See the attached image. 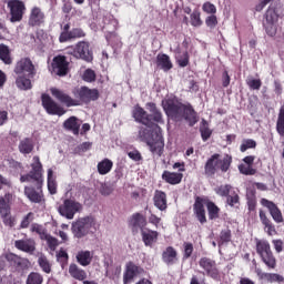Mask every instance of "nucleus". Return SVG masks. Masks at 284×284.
<instances>
[{"mask_svg": "<svg viewBox=\"0 0 284 284\" xmlns=\"http://www.w3.org/2000/svg\"><path fill=\"white\" fill-rule=\"evenodd\" d=\"M162 261L165 265H174L179 261L176 250L168 246L162 253Z\"/></svg>", "mask_w": 284, "mask_h": 284, "instance_id": "23", "label": "nucleus"}, {"mask_svg": "<svg viewBox=\"0 0 284 284\" xmlns=\"http://www.w3.org/2000/svg\"><path fill=\"white\" fill-rule=\"evenodd\" d=\"M51 72L57 74V77H65L68 74V60H65V57L58 55L53 59Z\"/></svg>", "mask_w": 284, "mask_h": 284, "instance_id": "15", "label": "nucleus"}, {"mask_svg": "<svg viewBox=\"0 0 284 284\" xmlns=\"http://www.w3.org/2000/svg\"><path fill=\"white\" fill-rule=\"evenodd\" d=\"M17 250L21 252H27V254H34L37 252V242L34 239L29 237L27 240H18L14 242Z\"/></svg>", "mask_w": 284, "mask_h": 284, "instance_id": "17", "label": "nucleus"}, {"mask_svg": "<svg viewBox=\"0 0 284 284\" xmlns=\"http://www.w3.org/2000/svg\"><path fill=\"white\" fill-rule=\"evenodd\" d=\"M14 73L22 74L24 77H29V79H32L34 74H37V70L34 69L32 60L29 58H23L17 62Z\"/></svg>", "mask_w": 284, "mask_h": 284, "instance_id": "12", "label": "nucleus"}, {"mask_svg": "<svg viewBox=\"0 0 284 284\" xmlns=\"http://www.w3.org/2000/svg\"><path fill=\"white\" fill-rule=\"evenodd\" d=\"M255 274H257L258 278L265 281L266 283H284V277L277 273H265L261 268H255Z\"/></svg>", "mask_w": 284, "mask_h": 284, "instance_id": "18", "label": "nucleus"}, {"mask_svg": "<svg viewBox=\"0 0 284 284\" xmlns=\"http://www.w3.org/2000/svg\"><path fill=\"white\" fill-rule=\"evenodd\" d=\"M51 94L58 99V101L64 103V105H68V108H72V105H79L80 101L81 103H90L91 101H97L99 99V90L90 89L88 87H81L74 90L73 94L78 100L70 98V95L65 94L63 91L57 88L51 89Z\"/></svg>", "mask_w": 284, "mask_h": 284, "instance_id": "3", "label": "nucleus"}, {"mask_svg": "<svg viewBox=\"0 0 284 284\" xmlns=\"http://www.w3.org/2000/svg\"><path fill=\"white\" fill-rule=\"evenodd\" d=\"M264 30L268 37H276L278 30V13L274 8H268L265 13Z\"/></svg>", "mask_w": 284, "mask_h": 284, "instance_id": "9", "label": "nucleus"}, {"mask_svg": "<svg viewBox=\"0 0 284 284\" xmlns=\"http://www.w3.org/2000/svg\"><path fill=\"white\" fill-rule=\"evenodd\" d=\"M34 150V142H32V139L24 138L19 143V151L21 154H30Z\"/></svg>", "mask_w": 284, "mask_h": 284, "instance_id": "31", "label": "nucleus"}, {"mask_svg": "<svg viewBox=\"0 0 284 284\" xmlns=\"http://www.w3.org/2000/svg\"><path fill=\"white\" fill-rule=\"evenodd\" d=\"M256 148V141L253 139H244L240 146L241 152H247V150H252Z\"/></svg>", "mask_w": 284, "mask_h": 284, "instance_id": "44", "label": "nucleus"}, {"mask_svg": "<svg viewBox=\"0 0 284 284\" xmlns=\"http://www.w3.org/2000/svg\"><path fill=\"white\" fill-rule=\"evenodd\" d=\"M153 203L160 212L168 210V195L163 191L156 190L153 196Z\"/></svg>", "mask_w": 284, "mask_h": 284, "instance_id": "20", "label": "nucleus"}, {"mask_svg": "<svg viewBox=\"0 0 284 284\" xmlns=\"http://www.w3.org/2000/svg\"><path fill=\"white\" fill-rule=\"evenodd\" d=\"M6 258L11 265L17 266L18 270H28V260L21 258L12 253L7 254Z\"/></svg>", "mask_w": 284, "mask_h": 284, "instance_id": "25", "label": "nucleus"}, {"mask_svg": "<svg viewBox=\"0 0 284 284\" xmlns=\"http://www.w3.org/2000/svg\"><path fill=\"white\" fill-rule=\"evenodd\" d=\"M43 276L39 273H30L27 278V284H42Z\"/></svg>", "mask_w": 284, "mask_h": 284, "instance_id": "45", "label": "nucleus"}, {"mask_svg": "<svg viewBox=\"0 0 284 284\" xmlns=\"http://www.w3.org/2000/svg\"><path fill=\"white\" fill-rule=\"evenodd\" d=\"M97 80V73H94L93 70L88 69L83 73V81H87V83H92V81Z\"/></svg>", "mask_w": 284, "mask_h": 284, "instance_id": "54", "label": "nucleus"}, {"mask_svg": "<svg viewBox=\"0 0 284 284\" xmlns=\"http://www.w3.org/2000/svg\"><path fill=\"white\" fill-rule=\"evenodd\" d=\"M162 108L170 119L173 121H187L190 125H194L199 123V118L196 116V111L192 106L183 105L179 102H174L173 100H163Z\"/></svg>", "mask_w": 284, "mask_h": 284, "instance_id": "4", "label": "nucleus"}, {"mask_svg": "<svg viewBox=\"0 0 284 284\" xmlns=\"http://www.w3.org/2000/svg\"><path fill=\"white\" fill-rule=\"evenodd\" d=\"M42 241L47 242V245L49 247V250L51 252H54L57 250V247H59V240H57V237L50 235L49 233H47L43 237Z\"/></svg>", "mask_w": 284, "mask_h": 284, "instance_id": "40", "label": "nucleus"}, {"mask_svg": "<svg viewBox=\"0 0 284 284\" xmlns=\"http://www.w3.org/2000/svg\"><path fill=\"white\" fill-rule=\"evenodd\" d=\"M69 37L71 39H81L85 37V33L81 29H72L71 31H69Z\"/></svg>", "mask_w": 284, "mask_h": 284, "instance_id": "57", "label": "nucleus"}, {"mask_svg": "<svg viewBox=\"0 0 284 284\" xmlns=\"http://www.w3.org/2000/svg\"><path fill=\"white\" fill-rule=\"evenodd\" d=\"M163 181L166 183H170V185H179L181 181H183V174L182 173H175L170 171H164L162 174Z\"/></svg>", "mask_w": 284, "mask_h": 284, "instance_id": "28", "label": "nucleus"}, {"mask_svg": "<svg viewBox=\"0 0 284 284\" xmlns=\"http://www.w3.org/2000/svg\"><path fill=\"white\" fill-rule=\"evenodd\" d=\"M256 252L260 254V256L270 254V252H272V248H270V243L267 241H258L256 243Z\"/></svg>", "mask_w": 284, "mask_h": 284, "instance_id": "39", "label": "nucleus"}, {"mask_svg": "<svg viewBox=\"0 0 284 284\" xmlns=\"http://www.w3.org/2000/svg\"><path fill=\"white\" fill-rule=\"evenodd\" d=\"M0 61L6 65L12 64V57H10V48L6 44H0Z\"/></svg>", "mask_w": 284, "mask_h": 284, "instance_id": "33", "label": "nucleus"}, {"mask_svg": "<svg viewBox=\"0 0 284 284\" xmlns=\"http://www.w3.org/2000/svg\"><path fill=\"white\" fill-rule=\"evenodd\" d=\"M142 241L144 245L152 247L154 243H156V240L159 239V233L156 231H151L148 229L142 230Z\"/></svg>", "mask_w": 284, "mask_h": 284, "instance_id": "24", "label": "nucleus"}, {"mask_svg": "<svg viewBox=\"0 0 284 284\" xmlns=\"http://www.w3.org/2000/svg\"><path fill=\"white\" fill-rule=\"evenodd\" d=\"M114 192V189H112L111 185H108V184H102L101 187H100V193L103 195V196H110V194Z\"/></svg>", "mask_w": 284, "mask_h": 284, "instance_id": "61", "label": "nucleus"}, {"mask_svg": "<svg viewBox=\"0 0 284 284\" xmlns=\"http://www.w3.org/2000/svg\"><path fill=\"white\" fill-rule=\"evenodd\" d=\"M38 264L40 265L41 270L45 272V274H50V272H52V267L50 266V262L45 255L41 254L39 256Z\"/></svg>", "mask_w": 284, "mask_h": 284, "instance_id": "41", "label": "nucleus"}, {"mask_svg": "<svg viewBox=\"0 0 284 284\" xmlns=\"http://www.w3.org/2000/svg\"><path fill=\"white\" fill-rule=\"evenodd\" d=\"M192 252H194V246L191 243L184 244V258H190L192 256Z\"/></svg>", "mask_w": 284, "mask_h": 284, "instance_id": "62", "label": "nucleus"}, {"mask_svg": "<svg viewBox=\"0 0 284 284\" xmlns=\"http://www.w3.org/2000/svg\"><path fill=\"white\" fill-rule=\"evenodd\" d=\"M234 190V186L230 184H221L220 186L214 189L215 194L217 196H230V193Z\"/></svg>", "mask_w": 284, "mask_h": 284, "instance_id": "37", "label": "nucleus"}, {"mask_svg": "<svg viewBox=\"0 0 284 284\" xmlns=\"http://www.w3.org/2000/svg\"><path fill=\"white\" fill-rule=\"evenodd\" d=\"M1 216H2L4 225H7L8 227H14V225H17V220L14 217H12V215H10V213L2 214Z\"/></svg>", "mask_w": 284, "mask_h": 284, "instance_id": "52", "label": "nucleus"}, {"mask_svg": "<svg viewBox=\"0 0 284 284\" xmlns=\"http://www.w3.org/2000/svg\"><path fill=\"white\" fill-rule=\"evenodd\" d=\"M8 123V111H0V126Z\"/></svg>", "mask_w": 284, "mask_h": 284, "instance_id": "64", "label": "nucleus"}, {"mask_svg": "<svg viewBox=\"0 0 284 284\" xmlns=\"http://www.w3.org/2000/svg\"><path fill=\"white\" fill-rule=\"evenodd\" d=\"M132 223L135 227H144L145 226V217L141 213H135L132 216Z\"/></svg>", "mask_w": 284, "mask_h": 284, "instance_id": "46", "label": "nucleus"}, {"mask_svg": "<svg viewBox=\"0 0 284 284\" xmlns=\"http://www.w3.org/2000/svg\"><path fill=\"white\" fill-rule=\"evenodd\" d=\"M261 205H263L264 207H267V210H268L273 221H275V223H283V213H281V210L278 209V206H276L274 204V202H272L267 199H262Z\"/></svg>", "mask_w": 284, "mask_h": 284, "instance_id": "16", "label": "nucleus"}, {"mask_svg": "<svg viewBox=\"0 0 284 284\" xmlns=\"http://www.w3.org/2000/svg\"><path fill=\"white\" fill-rule=\"evenodd\" d=\"M64 130L72 132L75 135H79L81 130V121L77 116H70L63 122Z\"/></svg>", "mask_w": 284, "mask_h": 284, "instance_id": "22", "label": "nucleus"}, {"mask_svg": "<svg viewBox=\"0 0 284 284\" xmlns=\"http://www.w3.org/2000/svg\"><path fill=\"white\" fill-rule=\"evenodd\" d=\"M246 83L251 90H261L262 82L258 79L247 78Z\"/></svg>", "mask_w": 284, "mask_h": 284, "instance_id": "53", "label": "nucleus"}, {"mask_svg": "<svg viewBox=\"0 0 284 284\" xmlns=\"http://www.w3.org/2000/svg\"><path fill=\"white\" fill-rule=\"evenodd\" d=\"M79 265L82 267H88L92 263V258H94V254L90 251H79L75 256Z\"/></svg>", "mask_w": 284, "mask_h": 284, "instance_id": "26", "label": "nucleus"}, {"mask_svg": "<svg viewBox=\"0 0 284 284\" xmlns=\"http://www.w3.org/2000/svg\"><path fill=\"white\" fill-rule=\"evenodd\" d=\"M200 132L203 141H207V139L212 136V131L210 130V128H207V121L202 120Z\"/></svg>", "mask_w": 284, "mask_h": 284, "instance_id": "42", "label": "nucleus"}, {"mask_svg": "<svg viewBox=\"0 0 284 284\" xmlns=\"http://www.w3.org/2000/svg\"><path fill=\"white\" fill-rule=\"evenodd\" d=\"M69 274L75 281H85L88 278V273L77 264H70Z\"/></svg>", "mask_w": 284, "mask_h": 284, "instance_id": "27", "label": "nucleus"}, {"mask_svg": "<svg viewBox=\"0 0 284 284\" xmlns=\"http://www.w3.org/2000/svg\"><path fill=\"white\" fill-rule=\"evenodd\" d=\"M16 85L19 90H32V81L30 77L23 74H17Z\"/></svg>", "mask_w": 284, "mask_h": 284, "instance_id": "30", "label": "nucleus"}, {"mask_svg": "<svg viewBox=\"0 0 284 284\" xmlns=\"http://www.w3.org/2000/svg\"><path fill=\"white\" fill-rule=\"evenodd\" d=\"M42 105L48 114H57L58 116H63L65 114V110L61 108L52 98L45 93L42 94Z\"/></svg>", "mask_w": 284, "mask_h": 284, "instance_id": "13", "label": "nucleus"}, {"mask_svg": "<svg viewBox=\"0 0 284 284\" xmlns=\"http://www.w3.org/2000/svg\"><path fill=\"white\" fill-rule=\"evenodd\" d=\"M133 118L135 121H138V123L145 125V128H141L139 131L140 141L149 145L152 154L161 156V154H163V148H165V143L163 142V134L161 133V126L152 122L150 114H148V112L141 106L134 108Z\"/></svg>", "mask_w": 284, "mask_h": 284, "instance_id": "1", "label": "nucleus"}, {"mask_svg": "<svg viewBox=\"0 0 284 284\" xmlns=\"http://www.w3.org/2000/svg\"><path fill=\"white\" fill-rule=\"evenodd\" d=\"M263 263L268 267V270L276 268V257L272 254V251L261 256Z\"/></svg>", "mask_w": 284, "mask_h": 284, "instance_id": "36", "label": "nucleus"}, {"mask_svg": "<svg viewBox=\"0 0 284 284\" xmlns=\"http://www.w3.org/2000/svg\"><path fill=\"white\" fill-rule=\"evenodd\" d=\"M156 64L158 68H160L164 72L172 70V61L170 60V55L168 54H158Z\"/></svg>", "mask_w": 284, "mask_h": 284, "instance_id": "29", "label": "nucleus"}, {"mask_svg": "<svg viewBox=\"0 0 284 284\" xmlns=\"http://www.w3.org/2000/svg\"><path fill=\"white\" fill-rule=\"evenodd\" d=\"M193 210L200 223H205L207 221V219L205 217V206H203V202L196 200Z\"/></svg>", "mask_w": 284, "mask_h": 284, "instance_id": "32", "label": "nucleus"}, {"mask_svg": "<svg viewBox=\"0 0 284 284\" xmlns=\"http://www.w3.org/2000/svg\"><path fill=\"white\" fill-rule=\"evenodd\" d=\"M146 110L150 112L149 118L151 119L152 123H163V113H161V110L156 108L154 102H148Z\"/></svg>", "mask_w": 284, "mask_h": 284, "instance_id": "21", "label": "nucleus"}, {"mask_svg": "<svg viewBox=\"0 0 284 284\" xmlns=\"http://www.w3.org/2000/svg\"><path fill=\"white\" fill-rule=\"evenodd\" d=\"M240 201L239 193L233 189L229 195H226V203L231 207H234V205H237Z\"/></svg>", "mask_w": 284, "mask_h": 284, "instance_id": "43", "label": "nucleus"}, {"mask_svg": "<svg viewBox=\"0 0 284 284\" xmlns=\"http://www.w3.org/2000/svg\"><path fill=\"white\" fill-rule=\"evenodd\" d=\"M82 211L83 204L72 199L64 200L63 203L58 207L60 216L68 219V221H72L74 215Z\"/></svg>", "mask_w": 284, "mask_h": 284, "instance_id": "7", "label": "nucleus"}, {"mask_svg": "<svg viewBox=\"0 0 284 284\" xmlns=\"http://www.w3.org/2000/svg\"><path fill=\"white\" fill-rule=\"evenodd\" d=\"M45 21V13L39 7H33L29 16V26H41Z\"/></svg>", "mask_w": 284, "mask_h": 284, "instance_id": "19", "label": "nucleus"}, {"mask_svg": "<svg viewBox=\"0 0 284 284\" xmlns=\"http://www.w3.org/2000/svg\"><path fill=\"white\" fill-rule=\"evenodd\" d=\"M230 165H232V156L224 155L221 158L220 154H213L205 164V174L207 176H214L216 174V170H221L222 172H227L230 170Z\"/></svg>", "mask_w": 284, "mask_h": 284, "instance_id": "6", "label": "nucleus"}, {"mask_svg": "<svg viewBox=\"0 0 284 284\" xmlns=\"http://www.w3.org/2000/svg\"><path fill=\"white\" fill-rule=\"evenodd\" d=\"M62 12H64V14L72 12V0H62Z\"/></svg>", "mask_w": 284, "mask_h": 284, "instance_id": "59", "label": "nucleus"}, {"mask_svg": "<svg viewBox=\"0 0 284 284\" xmlns=\"http://www.w3.org/2000/svg\"><path fill=\"white\" fill-rule=\"evenodd\" d=\"M31 232H36V234H39L41 241L48 234V231H45L42 225L37 223L31 225Z\"/></svg>", "mask_w": 284, "mask_h": 284, "instance_id": "47", "label": "nucleus"}, {"mask_svg": "<svg viewBox=\"0 0 284 284\" xmlns=\"http://www.w3.org/2000/svg\"><path fill=\"white\" fill-rule=\"evenodd\" d=\"M67 54H71L75 59H82L90 63L92 61V51L90 50V43L80 41L75 45L67 48Z\"/></svg>", "mask_w": 284, "mask_h": 284, "instance_id": "8", "label": "nucleus"}, {"mask_svg": "<svg viewBox=\"0 0 284 284\" xmlns=\"http://www.w3.org/2000/svg\"><path fill=\"white\" fill-rule=\"evenodd\" d=\"M239 170L241 174H245L246 176H254V174H256V170L252 169L250 165L240 164Z\"/></svg>", "mask_w": 284, "mask_h": 284, "instance_id": "50", "label": "nucleus"}, {"mask_svg": "<svg viewBox=\"0 0 284 284\" xmlns=\"http://www.w3.org/2000/svg\"><path fill=\"white\" fill-rule=\"evenodd\" d=\"M34 221V213L30 212L28 213L21 221L20 227L22 230H26V227L30 226V223Z\"/></svg>", "mask_w": 284, "mask_h": 284, "instance_id": "51", "label": "nucleus"}, {"mask_svg": "<svg viewBox=\"0 0 284 284\" xmlns=\"http://www.w3.org/2000/svg\"><path fill=\"white\" fill-rule=\"evenodd\" d=\"M230 239H231V234L229 231H224L221 233V242H220V245L222 243H230Z\"/></svg>", "mask_w": 284, "mask_h": 284, "instance_id": "63", "label": "nucleus"}, {"mask_svg": "<svg viewBox=\"0 0 284 284\" xmlns=\"http://www.w3.org/2000/svg\"><path fill=\"white\" fill-rule=\"evenodd\" d=\"M71 232L74 239H85L88 234L97 232V221L92 216L80 217L72 222Z\"/></svg>", "mask_w": 284, "mask_h": 284, "instance_id": "5", "label": "nucleus"}, {"mask_svg": "<svg viewBox=\"0 0 284 284\" xmlns=\"http://www.w3.org/2000/svg\"><path fill=\"white\" fill-rule=\"evenodd\" d=\"M21 183H34L37 190L32 186H27L24 189V194L31 203H41L43 199V193L41 186L43 185V165L39 156H33V162L31 163V171L27 175L20 178Z\"/></svg>", "mask_w": 284, "mask_h": 284, "instance_id": "2", "label": "nucleus"}, {"mask_svg": "<svg viewBox=\"0 0 284 284\" xmlns=\"http://www.w3.org/2000/svg\"><path fill=\"white\" fill-rule=\"evenodd\" d=\"M114 163H112L111 160L104 159L98 164V172L99 174L105 175L109 174V172L112 170V166Z\"/></svg>", "mask_w": 284, "mask_h": 284, "instance_id": "35", "label": "nucleus"}, {"mask_svg": "<svg viewBox=\"0 0 284 284\" xmlns=\"http://www.w3.org/2000/svg\"><path fill=\"white\" fill-rule=\"evenodd\" d=\"M10 199L12 194L8 193L3 197H0V214H10Z\"/></svg>", "mask_w": 284, "mask_h": 284, "instance_id": "34", "label": "nucleus"}, {"mask_svg": "<svg viewBox=\"0 0 284 284\" xmlns=\"http://www.w3.org/2000/svg\"><path fill=\"white\" fill-rule=\"evenodd\" d=\"M48 190L50 194H57V181L54 180V171L48 170Z\"/></svg>", "mask_w": 284, "mask_h": 284, "instance_id": "38", "label": "nucleus"}, {"mask_svg": "<svg viewBox=\"0 0 284 284\" xmlns=\"http://www.w3.org/2000/svg\"><path fill=\"white\" fill-rule=\"evenodd\" d=\"M128 156L129 159H131V161H143V155H141V152H139V150H132L128 152Z\"/></svg>", "mask_w": 284, "mask_h": 284, "instance_id": "56", "label": "nucleus"}, {"mask_svg": "<svg viewBox=\"0 0 284 284\" xmlns=\"http://www.w3.org/2000/svg\"><path fill=\"white\" fill-rule=\"evenodd\" d=\"M144 270L141 266H138L136 264L130 262L126 264V268L123 275V283L124 284H130L134 278L139 276H143Z\"/></svg>", "mask_w": 284, "mask_h": 284, "instance_id": "14", "label": "nucleus"}, {"mask_svg": "<svg viewBox=\"0 0 284 284\" xmlns=\"http://www.w3.org/2000/svg\"><path fill=\"white\" fill-rule=\"evenodd\" d=\"M205 23L207 26V28H216L217 23H219V20L216 19V17L213 14V16H209L205 20Z\"/></svg>", "mask_w": 284, "mask_h": 284, "instance_id": "60", "label": "nucleus"}, {"mask_svg": "<svg viewBox=\"0 0 284 284\" xmlns=\"http://www.w3.org/2000/svg\"><path fill=\"white\" fill-rule=\"evenodd\" d=\"M176 61L180 68L187 67V63H190V57L187 55V52L176 55Z\"/></svg>", "mask_w": 284, "mask_h": 284, "instance_id": "49", "label": "nucleus"}, {"mask_svg": "<svg viewBox=\"0 0 284 284\" xmlns=\"http://www.w3.org/2000/svg\"><path fill=\"white\" fill-rule=\"evenodd\" d=\"M203 22L201 21V13L199 12H193L191 14V24L194 26L195 28L201 26Z\"/></svg>", "mask_w": 284, "mask_h": 284, "instance_id": "58", "label": "nucleus"}, {"mask_svg": "<svg viewBox=\"0 0 284 284\" xmlns=\"http://www.w3.org/2000/svg\"><path fill=\"white\" fill-rule=\"evenodd\" d=\"M199 265L204 271L205 276H210L213 281H219V278H221V273L216 267V261L210 257H202L199 261Z\"/></svg>", "mask_w": 284, "mask_h": 284, "instance_id": "11", "label": "nucleus"}, {"mask_svg": "<svg viewBox=\"0 0 284 284\" xmlns=\"http://www.w3.org/2000/svg\"><path fill=\"white\" fill-rule=\"evenodd\" d=\"M202 10L203 12H206V14L213 16L216 12V6H214L212 2H204Z\"/></svg>", "mask_w": 284, "mask_h": 284, "instance_id": "55", "label": "nucleus"}, {"mask_svg": "<svg viewBox=\"0 0 284 284\" xmlns=\"http://www.w3.org/2000/svg\"><path fill=\"white\" fill-rule=\"evenodd\" d=\"M7 6L10 10L11 23H19L23 20V14H26V3L23 1L9 0Z\"/></svg>", "mask_w": 284, "mask_h": 284, "instance_id": "10", "label": "nucleus"}, {"mask_svg": "<svg viewBox=\"0 0 284 284\" xmlns=\"http://www.w3.org/2000/svg\"><path fill=\"white\" fill-rule=\"evenodd\" d=\"M209 216L210 219H217L219 217V206L214 204V202L207 203Z\"/></svg>", "mask_w": 284, "mask_h": 284, "instance_id": "48", "label": "nucleus"}]
</instances>
